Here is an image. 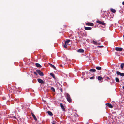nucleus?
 Here are the masks:
<instances>
[{"mask_svg":"<svg viewBox=\"0 0 124 124\" xmlns=\"http://www.w3.org/2000/svg\"><path fill=\"white\" fill-rule=\"evenodd\" d=\"M67 100L69 102H71L72 101V100L70 96L68 93H66L65 94Z\"/></svg>","mask_w":124,"mask_h":124,"instance_id":"f257e3e1","label":"nucleus"},{"mask_svg":"<svg viewBox=\"0 0 124 124\" xmlns=\"http://www.w3.org/2000/svg\"><path fill=\"white\" fill-rule=\"evenodd\" d=\"M36 71L41 76H43L44 75L43 73L40 71L38 70H36Z\"/></svg>","mask_w":124,"mask_h":124,"instance_id":"f03ea898","label":"nucleus"},{"mask_svg":"<svg viewBox=\"0 0 124 124\" xmlns=\"http://www.w3.org/2000/svg\"><path fill=\"white\" fill-rule=\"evenodd\" d=\"M37 80L38 82L41 84H44L45 83L44 81L40 79H38Z\"/></svg>","mask_w":124,"mask_h":124,"instance_id":"7ed1b4c3","label":"nucleus"},{"mask_svg":"<svg viewBox=\"0 0 124 124\" xmlns=\"http://www.w3.org/2000/svg\"><path fill=\"white\" fill-rule=\"evenodd\" d=\"M116 74L117 75H120L121 76H124V73H121L118 71H116Z\"/></svg>","mask_w":124,"mask_h":124,"instance_id":"20e7f679","label":"nucleus"},{"mask_svg":"<svg viewBox=\"0 0 124 124\" xmlns=\"http://www.w3.org/2000/svg\"><path fill=\"white\" fill-rule=\"evenodd\" d=\"M115 49L116 51H122L123 49V48L121 47H116V48Z\"/></svg>","mask_w":124,"mask_h":124,"instance_id":"39448f33","label":"nucleus"},{"mask_svg":"<svg viewBox=\"0 0 124 124\" xmlns=\"http://www.w3.org/2000/svg\"><path fill=\"white\" fill-rule=\"evenodd\" d=\"M70 41V40H67L65 42V45H70L69 43Z\"/></svg>","mask_w":124,"mask_h":124,"instance_id":"423d86ee","label":"nucleus"},{"mask_svg":"<svg viewBox=\"0 0 124 124\" xmlns=\"http://www.w3.org/2000/svg\"><path fill=\"white\" fill-rule=\"evenodd\" d=\"M31 115L32 116H33V118H34V119L35 120V121H36L37 120V118H36L35 116V115L34 114L32 113H31Z\"/></svg>","mask_w":124,"mask_h":124,"instance_id":"0eeeda50","label":"nucleus"},{"mask_svg":"<svg viewBox=\"0 0 124 124\" xmlns=\"http://www.w3.org/2000/svg\"><path fill=\"white\" fill-rule=\"evenodd\" d=\"M106 105L110 108H112L113 107V106L110 104L108 103H106Z\"/></svg>","mask_w":124,"mask_h":124,"instance_id":"6e6552de","label":"nucleus"},{"mask_svg":"<svg viewBox=\"0 0 124 124\" xmlns=\"http://www.w3.org/2000/svg\"><path fill=\"white\" fill-rule=\"evenodd\" d=\"M78 52L83 53L84 52V50L82 49H78Z\"/></svg>","mask_w":124,"mask_h":124,"instance_id":"1a4fd4ad","label":"nucleus"},{"mask_svg":"<svg viewBox=\"0 0 124 124\" xmlns=\"http://www.w3.org/2000/svg\"><path fill=\"white\" fill-rule=\"evenodd\" d=\"M97 22H98V23H99V24H102L103 25H104L105 24V23H104L103 22H102L100 21H97Z\"/></svg>","mask_w":124,"mask_h":124,"instance_id":"9d476101","label":"nucleus"},{"mask_svg":"<svg viewBox=\"0 0 124 124\" xmlns=\"http://www.w3.org/2000/svg\"><path fill=\"white\" fill-rule=\"evenodd\" d=\"M60 106L61 108L64 111L65 110V108L63 106V104L62 103H61L60 104Z\"/></svg>","mask_w":124,"mask_h":124,"instance_id":"9b49d317","label":"nucleus"},{"mask_svg":"<svg viewBox=\"0 0 124 124\" xmlns=\"http://www.w3.org/2000/svg\"><path fill=\"white\" fill-rule=\"evenodd\" d=\"M102 78L101 76H99L98 77V79L99 80L101 81L103 79Z\"/></svg>","mask_w":124,"mask_h":124,"instance_id":"f8f14e48","label":"nucleus"},{"mask_svg":"<svg viewBox=\"0 0 124 124\" xmlns=\"http://www.w3.org/2000/svg\"><path fill=\"white\" fill-rule=\"evenodd\" d=\"M35 65L36 66L38 67H41V66L40 65L37 63H36Z\"/></svg>","mask_w":124,"mask_h":124,"instance_id":"ddd939ff","label":"nucleus"},{"mask_svg":"<svg viewBox=\"0 0 124 124\" xmlns=\"http://www.w3.org/2000/svg\"><path fill=\"white\" fill-rule=\"evenodd\" d=\"M85 29L86 30H90L91 29V28L90 27H85Z\"/></svg>","mask_w":124,"mask_h":124,"instance_id":"4468645a","label":"nucleus"},{"mask_svg":"<svg viewBox=\"0 0 124 124\" xmlns=\"http://www.w3.org/2000/svg\"><path fill=\"white\" fill-rule=\"evenodd\" d=\"M89 71H90L93 72H95L96 71V70L95 69H90Z\"/></svg>","mask_w":124,"mask_h":124,"instance_id":"2eb2a0df","label":"nucleus"},{"mask_svg":"<svg viewBox=\"0 0 124 124\" xmlns=\"http://www.w3.org/2000/svg\"><path fill=\"white\" fill-rule=\"evenodd\" d=\"M49 65L51 67L53 68L54 69H55L56 67L54 66L50 63L49 64Z\"/></svg>","mask_w":124,"mask_h":124,"instance_id":"dca6fc26","label":"nucleus"},{"mask_svg":"<svg viewBox=\"0 0 124 124\" xmlns=\"http://www.w3.org/2000/svg\"><path fill=\"white\" fill-rule=\"evenodd\" d=\"M115 80L117 82H119V81L118 78L117 77L115 78Z\"/></svg>","mask_w":124,"mask_h":124,"instance_id":"f3484780","label":"nucleus"},{"mask_svg":"<svg viewBox=\"0 0 124 124\" xmlns=\"http://www.w3.org/2000/svg\"><path fill=\"white\" fill-rule=\"evenodd\" d=\"M87 25L89 26H93V23H87Z\"/></svg>","mask_w":124,"mask_h":124,"instance_id":"a211bd4d","label":"nucleus"},{"mask_svg":"<svg viewBox=\"0 0 124 124\" xmlns=\"http://www.w3.org/2000/svg\"><path fill=\"white\" fill-rule=\"evenodd\" d=\"M50 75L52 77H53L55 78V76L54 75V74L53 73H50Z\"/></svg>","mask_w":124,"mask_h":124,"instance_id":"6ab92c4d","label":"nucleus"},{"mask_svg":"<svg viewBox=\"0 0 124 124\" xmlns=\"http://www.w3.org/2000/svg\"><path fill=\"white\" fill-rule=\"evenodd\" d=\"M47 113L50 116H52L53 115V114L50 111H48Z\"/></svg>","mask_w":124,"mask_h":124,"instance_id":"aec40b11","label":"nucleus"},{"mask_svg":"<svg viewBox=\"0 0 124 124\" xmlns=\"http://www.w3.org/2000/svg\"><path fill=\"white\" fill-rule=\"evenodd\" d=\"M93 44L96 45H97L98 43L94 41H92Z\"/></svg>","mask_w":124,"mask_h":124,"instance_id":"412c9836","label":"nucleus"},{"mask_svg":"<svg viewBox=\"0 0 124 124\" xmlns=\"http://www.w3.org/2000/svg\"><path fill=\"white\" fill-rule=\"evenodd\" d=\"M124 65V64L123 63H122L120 65V67L121 69L123 68V67Z\"/></svg>","mask_w":124,"mask_h":124,"instance_id":"4be33fe9","label":"nucleus"},{"mask_svg":"<svg viewBox=\"0 0 124 124\" xmlns=\"http://www.w3.org/2000/svg\"><path fill=\"white\" fill-rule=\"evenodd\" d=\"M51 89L52 91L53 92H54L55 91V90L54 88L53 87H51Z\"/></svg>","mask_w":124,"mask_h":124,"instance_id":"5701e85b","label":"nucleus"},{"mask_svg":"<svg viewBox=\"0 0 124 124\" xmlns=\"http://www.w3.org/2000/svg\"><path fill=\"white\" fill-rule=\"evenodd\" d=\"M96 69L98 70H101V68L100 67H97L96 68Z\"/></svg>","mask_w":124,"mask_h":124,"instance_id":"b1692460","label":"nucleus"},{"mask_svg":"<svg viewBox=\"0 0 124 124\" xmlns=\"http://www.w3.org/2000/svg\"><path fill=\"white\" fill-rule=\"evenodd\" d=\"M111 11L113 13H115V12L116 10L115 9H111Z\"/></svg>","mask_w":124,"mask_h":124,"instance_id":"393cba45","label":"nucleus"},{"mask_svg":"<svg viewBox=\"0 0 124 124\" xmlns=\"http://www.w3.org/2000/svg\"><path fill=\"white\" fill-rule=\"evenodd\" d=\"M94 78V77H91L90 78V79H93Z\"/></svg>","mask_w":124,"mask_h":124,"instance_id":"a878e982","label":"nucleus"},{"mask_svg":"<svg viewBox=\"0 0 124 124\" xmlns=\"http://www.w3.org/2000/svg\"><path fill=\"white\" fill-rule=\"evenodd\" d=\"M98 46L99 48H101L103 47V46Z\"/></svg>","mask_w":124,"mask_h":124,"instance_id":"bb28decb","label":"nucleus"},{"mask_svg":"<svg viewBox=\"0 0 124 124\" xmlns=\"http://www.w3.org/2000/svg\"><path fill=\"white\" fill-rule=\"evenodd\" d=\"M34 73L35 75H37V73L35 72H34Z\"/></svg>","mask_w":124,"mask_h":124,"instance_id":"cd10ccee","label":"nucleus"},{"mask_svg":"<svg viewBox=\"0 0 124 124\" xmlns=\"http://www.w3.org/2000/svg\"><path fill=\"white\" fill-rule=\"evenodd\" d=\"M67 45H64V48H67Z\"/></svg>","mask_w":124,"mask_h":124,"instance_id":"c85d7f7f","label":"nucleus"},{"mask_svg":"<svg viewBox=\"0 0 124 124\" xmlns=\"http://www.w3.org/2000/svg\"><path fill=\"white\" fill-rule=\"evenodd\" d=\"M6 97H3V100H5L6 99Z\"/></svg>","mask_w":124,"mask_h":124,"instance_id":"c756f323","label":"nucleus"},{"mask_svg":"<svg viewBox=\"0 0 124 124\" xmlns=\"http://www.w3.org/2000/svg\"><path fill=\"white\" fill-rule=\"evenodd\" d=\"M122 4L124 5V1L122 2Z\"/></svg>","mask_w":124,"mask_h":124,"instance_id":"7c9ffc66","label":"nucleus"},{"mask_svg":"<svg viewBox=\"0 0 124 124\" xmlns=\"http://www.w3.org/2000/svg\"><path fill=\"white\" fill-rule=\"evenodd\" d=\"M123 88L124 90V86L123 87Z\"/></svg>","mask_w":124,"mask_h":124,"instance_id":"2f4dec72","label":"nucleus"},{"mask_svg":"<svg viewBox=\"0 0 124 124\" xmlns=\"http://www.w3.org/2000/svg\"><path fill=\"white\" fill-rule=\"evenodd\" d=\"M53 123V124H55V123Z\"/></svg>","mask_w":124,"mask_h":124,"instance_id":"473e14b6","label":"nucleus"},{"mask_svg":"<svg viewBox=\"0 0 124 124\" xmlns=\"http://www.w3.org/2000/svg\"><path fill=\"white\" fill-rule=\"evenodd\" d=\"M123 37L124 38V35H123Z\"/></svg>","mask_w":124,"mask_h":124,"instance_id":"72a5a7b5","label":"nucleus"},{"mask_svg":"<svg viewBox=\"0 0 124 124\" xmlns=\"http://www.w3.org/2000/svg\"><path fill=\"white\" fill-rule=\"evenodd\" d=\"M99 44H99H98H98H97V45H98V44Z\"/></svg>","mask_w":124,"mask_h":124,"instance_id":"f704fd0d","label":"nucleus"},{"mask_svg":"<svg viewBox=\"0 0 124 124\" xmlns=\"http://www.w3.org/2000/svg\"><path fill=\"white\" fill-rule=\"evenodd\" d=\"M60 66H62V65H61Z\"/></svg>","mask_w":124,"mask_h":124,"instance_id":"c9c22d12","label":"nucleus"}]
</instances>
